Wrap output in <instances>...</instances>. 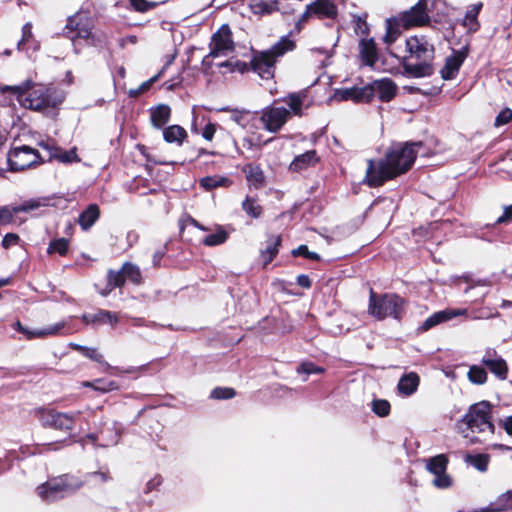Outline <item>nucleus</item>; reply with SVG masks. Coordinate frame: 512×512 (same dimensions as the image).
Wrapping results in <instances>:
<instances>
[{"instance_id": "8", "label": "nucleus", "mask_w": 512, "mask_h": 512, "mask_svg": "<svg viewBox=\"0 0 512 512\" xmlns=\"http://www.w3.org/2000/svg\"><path fill=\"white\" fill-rule=\"evenodd\" d=\"M42 162L39 152L29 146L15 147L7 154L10 171L18 172L31 168Z\"/></svg>"}, {"instance_id": "34", "label": "nucleus", "mask_w": 512, "mask_h": 512, "mask_svg": "<svg viewBox=\"0 0 512 512\" xmlns=\"http://www.w3.org/2000/svg\"><path fill=\"white\" fill-rule=\"evenodd\" d=\"M186 137V130L179 125H171L163 130V138L168 143L181 145Z\"/></svg>"}, {"instance_id": "45", "label": "nucleus", "mask_w": 512, "mask_h": 512, "mask_svg": "<svg viewBox=\"0 0 512 512\" xmlns=\"http://www.w3.org/2000/svg\"><path fill=\"white\" fill-rule=\"evenodd\" d=\"M69 242L65 238H58L50 242L47 253L53 254L58 253L61 256L66 255L68 252Z\"/></svg>"}, {"instance_id": "1", "label": "nucleus", "mask_w": 512, "mask_h": 512, "mask_svg": "<svg viewBox=\"0 0 512 512\" xmlns=\"http://www.w3.org/2000/svg\"><path fill=\"white\" fill-rule=\"evenodd\" d=\"M422 142H406L393 144L378 161L369 160L366 171L367 183L372 187L383 185L384 182L406 173L414 164Z\"/></svg>"}, {"instance_id": "5", "label": "nucleus", "mask_w": 512, "mask_h": 512, "mask_svg": "<svg viewBox=\"0 0 512 512\" xmlns=\"http://www.w3.org/2000/svg\"><path fill=\"white\" fill-rule=\"evenodd\" d=\"M294 49L295 42L288 36L282 37L270 49L254 55L251 61L253 71L263 79L272 78L277 58Z\"/></svg>"}, {"instance_id": "20", "label": "nucleus", "mask_w": 512, "mask_h": 512, "mask_svg": "<svg viewBox=\"0 0 512 512\" xmlns=\"http://www.w3.org/2000/svg\"><path fill=\"white\" fill-rule=\"evenodd\" d=\"M466 314V309H446L435 312L422 323L421 330L427 331L440 323L446 322L448 320H451L452 318Z\"/></svg>"}, {"instance_id": "25", "label": "nucleus", "mask_w": 512, "mask_h": 512, "mask_svg": "<svg viewBox=\"0 0 512 512\" xmlns=\"http://www.w3.org/2000/svg\"><path fill=\"white\" fill-rule=\"evenodd\" d=\"M149 112L151 124L156 129H162L171 116V109L165 104H159L155 107H151Z\"/></svg>"}, {"instance_id": "21", "label": "nucleus", "mask_w": 512, "mask_h": 512, "mask_svg": "<svg viewBox=\"0 0 512 512\" xmlns=\"http://www.w3.org/2000/svg\"><path fill=\"white\" fill-rule=\"evenodd\" d=\"M335 97L339 100H353L354 102H369L372 99L370 88H346L336 91Z\"/></svg>"}, {"instance_id": "54", "label": "nucleus", "mask_w": 512, "mask_h": 512, "mask_svg": "<svg viewBox=\"0 0 512 512\" xmlns=\"http://www.w3.org/2000/svg\"><path fill=\"white\" fill-rule=\"evenodd\" d=\"M131 6L139 12H146L152 7L154 4L147 2L146 0H130Z\"/></svg>"}, {"instance_id": "28", "label": "nucleus", "mask_w": 512, "mask_h": 512, "mask_svg": "<svg viewBox=\"0 0 512 512\" xmlns=\"http://www.w3.org/2000/svg\"><path fill=\"white\" fill-rule=\"evenodd\" d=\"M210 234L206 235L202 240V244L207 247H214L225 243L229 237L228 231L221 225H214L209 231Z\"/></svg>"}, {"instance_id": "39", "label": "nucleus", "mask_w": 512, "mask_h": 512, "mask_svg": "<svg viewBox=\"0 0 512 512\" xmlns=\"http://www.w3.org/2000/svg\"><path fill=\"white\" fill-rule=\"evenodd\" d=\"M51 158L57 159L62 163H73L80 161V158L76 152V148H72L67 151L57 147V149H54V152H51Z\"/></svg>"}, {"instance_id": "15", "label": "nucleus", "mask_w": 512, "mask_h": 512, "mask_svg": "<svg viewBox=\"0 0 512 512\" xmlns=\"http://www.w3.org/2000/svg\"><path fill=\"white\" fill-rule=\"evenodd\" d=\"M290 111L284 107H270L263 111L261 121L270 132L279 131L287 122Z\"/></svg>"}, {"instance_id": "56", "label": "nucleus", "mask_w": 512, "mask_h": 512, "mask_svg": "<svg viewBox=\"0 0 512 512\" xmlns=\"http://www.w3.org/2000/svg\"><path fill=\"white\" fill-rule=\"evenodd\" d=\"M32 26L30 23H26L22 28V39L18 42V49L22 48V45L32 37Z\"/></svg>"}, {"instance_id": "7", "label": "nucleus", "mask_w": 512, "mask_h": 512, "mask_svg": "<svg viewBox=\"0 0 512 512\" xmlns=\"http://www.w3.org/2000/svg\"><path fill=\"white\" fill-rule=\"evenodd\" d=\"M83 484L76 476L63 475L38 486L37 493L43 501L54 502L75 493Z\"/></svg>"}, {"instance_id": "63", "label": "nucleus", "mask_w": 512, "mask_h": 512, "mask_svg": "<svg viewBox=\"0 0 512 512\" xmlns=\"http://www.w3.org/2000/svg\"><path fill=\"white\" fill-rule=\"evenodd\" d=\"M186 223L196 227L197 229L201 230V231H205V232H208L211 230L210 227H207V226H204L202 224H200L197 220H195L194 218L192 217H188V219L186 220Z\"/></svg>"}, {"instance_id": "9", "label": "nucleus", "mask_w": 512, "mask_h": 512, "mask_svg": "<svg viewBox=\"0 0 512 512\" xmlns=\"http://www.w3.org/2000/svg\"><path fill=\"white\" fill-rule=\"evenodd\" d=\"M433 8V3L429 0H419L416 5L403 12L397 17L403 28L422 26L430 21L429 11Z\"/></svg>"}, {"instance_id": "43", "label": "nucleus", "mask_w": 512, "mask_h": 512, "mask_svg": "<svg viewBox=\"0 0 512 512\" xmlns=\"http://www.w3.org/2000/svg\"><path fill=\"white\" fill-rule=\"evenodd\" d=\"M242 208L252 218H258L262 213V207L257 203L256 199L251 197H246L242 203Z\"/></svg>"}, {"instance_id": "32", "label": "nucleus", "mask_w": 512, "mask_h": 512, "mask_svg": "<svg viewBox=\"0 0 512 512\" xmlns=\"http://www.w3.org/2000/svg\"><path fill=\"white\" fill-rule=\"evenodd\" d=\"M51 205V199L49 197H41L30 199L23 202L21 205L15 206V211L20 212H34L39 211L42 208L49 207Z\"/></svg>"}, {"instance_id": "47", "label": "nucleus", "mask_w": 512, "mask_h": 512, "mask_svg": "<svg viewBox=\"0 0 512 512\" xmlns=\"http://www.w3.org/2000/svg\"><path fill=\"white\" fill-rule=\"evenodd\" d=\"M287 105L289 106L290 110L295 115H301L302 114V104L303 100L300 95L297 94H291L286 100Z\"/></svg>"}, {"instance_id": "17", "label": "nucleus", "mask_w": 512, "mask_h": 512, "mask_svg": "<svg viewBox=\"0 0 512 512\" xmlns=\"http://www.w3.org/2000/svg\"><path fill=\"white\" fill-rule=\"evenodd\" d=\"M65 326H66L65 322H59L54 325L47 326L45 328L29 330L28 328L24 327L20 321H16L13 324V328L16 331H18L19 333H22L23 335H25L26 339H28V340H31L34 338H44L47 336L58 335L65 328Z\"/></svg>"}, {"instance_id": "30", "label": "nucleus", "mask_w": 512, "mask_h": 512, "mask_svg": "<svg viewBox=\"0 0 512 512\" xmlns=\"http://www.w3.org/2000/svg\"><path fill=\"white\" fill-rule=\"evenodd\" d=\"M419 382L420 378L415 372L405 374L398 382V391L405 396H410L417 390Z\"/></svg>"}, {"instance_id": "16", "label": "nucleus", "mask_w": 512, "mask_h": 512, "mask_svg": "<svg viewBox=\"0 0 512 512\" xmlns=\"http://www.w3.org/2000/svg\"><path fill=\"white\" fill-rule=\"evenodd\" d=\"M468 55V49L463 47L460 50L453 51L452 55L446 58L445 65L441 70V76L444 80H452L458 74L460 67Z\"/></svg>"}, {"instance_id": "10", "label": "nucleus", "mask_w": 512, "mask_h": 512, "mask_svg": "<svg viewBox=\"0 0 512 512\" xmlns=\"http://www.w3.org/2000/svg\"><path fill=\"white\" fill-rule=\"evenodd\" d=\"M94 23L92 18L87 14L79 13L68 19L66 28L75 32L74 38H80L86 40L91 45H98L100 39L92 33Z\"/></svg>"}, {"instance_id": "37", "label": "nucleus", "mask_w": 512, "mask_h": 512, "mask_svg": "<svg viewBox=\"0 0 512 512\" xmlns=\"http://www.w3.org/2000/svg\"><path fill=\"white\" fill-rule=\"evenodd\" d=\"M482 8V3H475L469 6L465 18L463 20V25L468 27L471 31H476L479 28V23L477 21V16Z\"/></svg>"}, {"instance_id": "31", "label": "nucleus", "mask_w": 512, "mask_h": 512, "mask_svg": "<svg viewBox=\"0 0 512 512\" xmlns=\"http://www.w3.org/2000/svg\"><path fill=\"white\" fill-rule=\"evenodd\" d=\"M279 0H250L249 7L255 15H267L279 10Z\"/></svg>"}, {"instance_id": "38", "label": "nucleus", "mask_w": 512, "mask_h": 512, "mask_svg": "<svg viewBox=\"0 0 512 512\" xmlns=\"http://www.w3.org/2000/svg\"><path fill=\"white\" fill-rule=\"evenodd\" d=\"M402 26L399 22V19L396 17L394 19H388L386 24V34L383 37V41L390 45L395 42L397 37L400 34L399 27Z\"/></svg>"}, {"instance_id": "26", "label": "nucleus", "mask_w": 512, "mask_h": 512, "mask_svg": "<svg viewBox=\"0 0 512 512\" xmlns=\"http://www.w3.org/2000/svg\"><path fill=\"white\" fill-rule=\"evenodd\" d=\"M281 245V236L270 235L268 236L265 248L260 251V256L263 261V266L266 267L276 257Z\"/></svg>"}, {"instance_id": "41", "label": "nucleus", "mask_w": 512, "mask_h": 512, "mask_svg": "<svg viewBox=\"0 0 512 512\" xmlns=\"http://www.w3.org/2000/svg\"><path fill=\"white\" fill-rule=\"evenodd\" d=\"M230 183L231 181L228 178L218 176H207L200 180V185L206 190H211L220 186H229Z\"/></svg>"}, {"instance_id": "33", "label": "nucleus", "mask_w": 512, "mask_h": 512, "mask_svg": "<svg viewBox=\"0 0 512 512\" xmlns=\"http://www.w3.org/2000/svg\"><path fill=\"white\" fill-rule=\"evenodd\" d=\"M100 210L96 204H90L86 210L79 215V224L82 229H89L99 218Z\"/></svg>"}, {"instance_id": "59", "label": "nucleus", "mask_w": 512, "mask_h": 512, "mask_svg": "<svg viewBox=\"0 0 512 512\" xmlns=\"http://www.w3.org/2000/svg\"><path fill=\"white\" fill-rule=\"evenodd\" d=\"M230 119H231V121H233L234 123H236L238 125H241L243 127L245 126V123L243 122L245 119V114H243L242 112L232 111V113L230 115Z\"/></svg>"}, {"instance_id": "18", "label": "nucleus", "mask_w": 512, "mask_h": 512, "mask_svg": "<svg viewBox=\"0 0 512 512\" xmlns=\"http://www.w3.org/2000/svg\"><path fill=\"white\" fill-rule=\"evenodd\" d=\"M482 363L499 379L504 380L507 378V363L501 356L497 355L495 350H487L483 356Z\"/></svg>"}, {"instance_id": "29", "label": "nucleus", "mask_w": 512, "mask_h": 512, "mask_svg": "<svg viewBox=\"0 0 512 512\" xmlns=\"http://www.w3.org/2000/svg\"><path fill=\"white\" fill-rule=\"evenodd\" d=\"M512 509V489L497 497L488 507L474 512H501Z\"/></svg>"}, {"instance_id": "48", "label": "nucleus", "mask_w": 512, "mask_h": 512, "mask_svg": "<svg viewBox=\"0 0 512 512\" xmlns=\"http://www.w3.org/2000/svg\"><path fill=\"white\" fill-rule=\"evenodd\" d=\"M372 410L380 417H385L390 412V403L387 400L378 399L372 402Z\"/></svg>"}, {"instance_id": "46", "label": "nucleus", "mask_w": 512, "mask_h": 512, "mask_svg": "<svg viewBox=\"0 0 512 512\" xmlns=\"http://www.w3.org/2000/svg\"><path fill=\"white\" fill-rule=\"evenodd\" d=\"M466 461L473 465L477 470L485 472L488 468L489 456L486 454L467 455Z\"/></svg>"}, {"instance_id": "40", "label": "nucleus", "mask_w": 512, "mask_h": 512, "mask_svg": "<svg viewBox=\"0 0 512 512\" xmlns=\"http://www.w3.org/2000/svg\"><path fill=\"white\" fill-rule=\"evenodd\" d=\"M124 283H125V278H124L122 270H120V271L110 270L108 272V276H107L108 289L101 292V294L103 296H106L113 288L121 287V286H123Z\"/></svg>"}, {"instance_id": "14", "label": "nucleus", "mask_w": 512, "mask_h": 512, "mask_svg": "<svg viewBox=\"0 0 512 512\" xmlns=\"http://www.w3.org/2000/svg\"><path fill=\"white\" fill-rule=\"evenodd\" d=\"M80 414L76 412L74 415L49 410L41 414V423L43 426L52 427L61 431H70L74 427L75 419Z\"/></svg>"}, {"instance_id": "44", "label": "nucleus", "mask_w": 512, "mask_h": 512, "mask_svg": "<svg viewBox=\"0 0 512 512\" xmlns=\"http://www.w3.org/2000/svg\"><path fill=\"white\" fill-rule=\"evenodd\" d=\"M122 272H123V275H124V278H128L130 281H132L133 283H136V284H139L140 281H141V272H140V269L138 266L132 264V263H129V262H126L123 266H122Z\"/></svg>"}, {"instance_id": "27", "label": "nucleus", "mask_w": 512, "mask_h": 512, "mask_svg": "<svg viewBox=\"0 0 512 512\" xmlns=\"http://www.w3.org/2000/svg\"><path fill=\"white\" fill-rule=\"evenodd\" d=\"M82 321L85 324L100 325L109 323L114 326L118 322L116 314L106 310H99L95 313H86L82 316Z\"/></svg>"}, {"instance_id": "22", "label": "nucleus", "mask_w": 512, "mask_h": 512, "mask_svg": "<svg viewBox=\"0 0 512 512\" xmlns=\"http://www.w3.org/2000/svg\"><path fill=\"white\" fill-rule=\"evenodd\" d=\"M362 64L373 67L378 60L377 47L373 39H362L359 43Z\"/></svg>"}, {"instance_id": "24", "label": "nucleus", "mask_w": 512, "mask_h": 512, "mask_svg": "<svg viewBox=\"0 0 512 512\" xmlns=\"http://www.w3.org/2000/svg\"><path fill=\"white\" fill-rule=\"evenodd\" d=\"M242 171L244 172L249 185L256 189L265 186V175L259 165L253 163L246 164L244 165Z\"/></svg>"}, {"instance_id": "12", "label": "nucleus", "mask_w": 512, "mask_h": 512, "mask_svg": "<svg viewBox=\"0 0 512 512\" xmlns=\"http://www.w3.org/2000/svg\"><path fill=\"white\" fill-rule=\"evenodd\" d=\"M338 14L337 6L331 0H315L306 6V10L299 18L298 25L304 24L310 18L335 19Z\"/></svg>"}, {"instance_id": "6", "label": "nucleus", "mask_w": 512, "mask_h": 512, "mask_svg": "<svg viewBox=\"0 0 512 512\" xmlns=\"http://www.w3.org/2000/svg\"><path fill=\"white\" fill-rule=\"evenodd\" d=\"M405 301L396 294H377L372 289L369 295L368 312L377 320L387 317L400 319L404 310Z\"/></svg>"}, {"instance_id": "35", "label": "nucleus", "mask_w": 512, "mask_h": 512, "mask_svg": "<svg viewBox=\"0 0 512 512\" xmlns=\"http://www.w3.org/2000/svg\"><path fill=\"white\" fill-rule=\"evenodd\" d=\"M81 353L82 355H84L85 357L93 360V361H96L97 363L101 364L104 366V370L105 371H109V370H115L117 373H130L132 372V370H126V371H123V370H120L119 368H114L112 367L110 364H108L106 361H104V357L101 353H99L97 351V349L95 348H89V347H85V348H81Z\"/></svg>"}, {"instance_id": "61", "label": "nucleus", "mask_w": 512, "mask_h": 512, "mask_svg": "<svg viewBox=\"0 0 512 512\" xmlns=\"http://www.w3.org/2000/svg\"><path fill=\"white\" fill-rule=\"evenodd\" d=\"M500 424L505 432L512 436V416L505 417L503 420H501Z\"/></svg>"}, {"instance_id": "49", "label": "nucleus", "mask_w": 512, "mask_h": 512, "mask_svg": "<svg viewBox=\"0 0 512 512\" xmlns=\"http://www.w3.org/2000/svg\"><path fill=\"white\" fill-rule=\"evenodd\" d=\"M236 392L233 388L217 387L212 390L210 397L213 399H231Z\"/></svg>"}, {"instance_id": "19", "label": "nucleus", "mask_w": 512, "mask_h": 512, "mask_svg": "<svg viewBox=\"0 0 512 512\" xmlns=\"http://www.w3.org/2000/svg\"><path fill=\"white\" fill-rule=\"evenodd\" d=\"M366 88L371 89L372 97L374 94H377L379 99L383 102L392 100L397 91L396 84L389 78L375 80L371 85L366 86Z\"/></svg>"}, {"instance_id": "51", "label": "nucleus", "mask_w": 512, "mask_h": 512, "mask_svg": "<svg viewBox=\"0 0 512 512\" xmlns=\"http://www.w3.org/2000/svg\"><path fill=\"white\" fill-rule=\"evenodd\" d=\"M292 254H293V256H296V257L303 256L305 258L312 259V260L320 259V256L315 252L309 251V249L306 245H300L298 248H296L292 251Z\"/></svg>"}, {"instance_id": "52", "label": "nucleus", "mask_w": 512, "mask_h": 512, "mask_svg": "<svg viewBox=\"0 0 512 512\" xmlns=\"http://www.w3.org/2000/svg\"><path fill=\"white\" fill-rule=\"evenodd\" d=\"M298 372H302L306 375L320 374L324 372V369L314 365L312 362H304L297 369Z\"/></svg>"}, {"instance_id": "62", "label": "nucleus", "mask_w": 512, "mask_h": 512, "mask_svg": "<svg viewBox=\"0 0 512 512\" xmlns=\"http://www.w3.org/2000/svg\"><path fill=\"white\" fill-rule=\"evenodd\" d=\"M297 284L303 288H310L311 280L307 275L301 274L297 277Z\"/></svg>"}, {"instance_id": "60", "label": "nucleus", "mask_w": 512, "mask_h": 512, "mask_svg": "<svg viewBox=\"0 0 512 512\" xmlns=\"http://www.w3.org/2000/svg\"><path fill=\"white\" fill-rule=\"evenodd\" d=\"M512 218V205L505 207L503 214L497 219V223H505Z\"/></svg>"}, {"instance_id": "50", "label": "nucleus", "mask_w": 512, "mask_h": 512, "mask_svg": "<svg viewBox=\"0 0 512 512\" xmlns=\"http://www.w3.org/2000/svg\"><path fill=\"white\" fill-rule=\"evenodd\" d=\"M18 214L15 211V206H0V224H8L12 222L14 215Z\"/></svg>"}, {"instance_id": "11", "label": "nucleus", "mask_w": 512, "mask_h": 512, "mask_svg": "<svg viewBox=\"0 0 512 512\" xmlns=\"http://www.w3.org/2000/svg\"><path fill=\"white\" fill-rule=\"evenodd\" d=\"M234 51V43L231 36V30L227 25H223L213 34L210 42V53L205 57L207 61L210 57L228 56Z\"/></svg>"}, {"instance_id": "58", "label": "nucleus", "mask_w": 512, "mask_h": 512, "mask_svg": "<svg viewBox=\"0 0 512 512\" xmlns=\"http://www.w3.org/2000/svg\"><path fill=\"white\" fill-rule=\"evenodd\" d=\"M355 24H356L355 30L357 33L364 35L368 32V24L361 17L356 18Z\"/></svg>"}, {"instance_id": "23", "label": "nucleus", "mask_w": 512, "mask_h": 512, "mask_svg": "<svg viewBox=\"0 0 512 512\" xmlns=\"http://www.w3.org/2000/svg\"><path fill=\"white\" fill-rule=\"evenodd\" d=\"M319 162L316 150H310L296 156L290 163L289 169L293 172H300L309 167L315 166Z\"/></svg>"}, {"instance_id": "2", "label": "nucleus", "mask_w": 512, "mask_h": 512, "mask_svg": "<svg viewBox=\"0 0 512 512\" xmlns=\"http://www.w3.org/2000/svg\"><path fill=\"white\" fill-rule=\"evenodd\" d=\"M0 93H10L24 108L40 111L54 108L63 101L62 95L52 85H44L26 80L19 85L0 84Z\"/></svg>"}, {"instance_id": "3", "label": "nucleus", "mask_w": 512, "mask_h": 512, "mask_svg": "<svg viewBox=\"0 0 512 512\" xmlns=\"http://www.w3.org/2000/svg\"><path fill=\"white\" fill-rule=\"evenodd\" d=\"M403 68L407 75L414 78L428 77L433 74L434 46L426 36H411L406 40Z\"/></svg>"}, {"instance_id": "42", "label": "nucleus", "mask_w": 512, "mask_h": 512, "mask_svg": "<svg viewBox=\"0 0 512 512\" xmlns=\"http://www.w3.org/2000/svg\"><path fill=\"white\" fill-rule=\"evenodd\" d=\"M467 376L473 384L481 385L487 381V372L484 368L477 365L470 367Z\"/></svg>"}, {"instance_id": "64", "label": "nucleus", "mask_w": 512, "mask_h": 512, "mask_svg": "<svg viewBox=\"0 0 512 512\" xmlns=\"http://www.w3.org/2000/svg\"><path fill=\"white\" fill-rule=\"evenodd\" d=\"M39 146L44 148L45 150H47L49 152V158H51V152H54V149H57V147L54 145V143L52 141H41L39 142Z\"/></svg>"}, {"instance_id": "4", "label": "nucleus", "mask_w": 512, "mask_h": 512, "mask_svg": "<svg viewBox=\"0 0 512 512\" xmlns=\"http://www.w3.org/2000/svg\"><path fill=\"white\" fill-rule=\"evenodd\" d=\"M492 408L493 405L486 400L474 403L461 419L460 424L466 426L461 433L470 443L484 441L494 434Z\"/></svg>"}, {"instance_id": "53", "label": "nucleus", "mask_w": 512, "mask_h": 512, "mask_svg": "<svg viewBox=\"0 0 512 512\" xmlns=\"http://www.w3.org/2000/svg\"><path fill=\"white\" fill-rule=\"evenodd\" d=\"M512 119V110L505 108L497 115L495 119V126L499 127L507 124Z\"/></svg>"}, {"instance_id": "13", "label": "nucleus", "mask_w": 512, "mask_h": 512, "mask_svg": "<svg viewBox=\"0 0 512 512\" xmlns=\"http://www.w3.org/2000/svg\"><path fill=\"white\" fill-rule=\"evenodd\" d=\"M447 464L448 460L442 454L427 460L426 469L435 475L432 483L437 488L446 489L452 484L451 478L446 474Z\"/></svg>"}, {"instance_id": "55", "label": "nucleus", "mask_w": 512, "mask_h": 512, "mask_svg": "<svg viewBox=\"0 0 512 512\" xmlns=\"http://www.w3.org/2000/svg\"><path fill=\"white\" fill-rule=\"evenodd\" d=\"M19 240H20V238H19V236L17 234H15V233H8V234H6L4 236V238L2 240V246L5 249H8L11 246L17 245Z\"/></svg>"}, {"instance_id": "57", "label": "nucleus", "mask_w": 512, "mask_h": 512, "mask_svg": "<svg viewBox=\"0 0 512 512\" xmlns=\"http://www.w3.org/2000/svg\"><path fill=\"white\" fill-rule=\"evenodd\" d=\"M215 132H216V125L213 123H208L202 131V136L204 139L211 141L214 137Z\"/></svg>"}, {"instance_id": "36", "label": "nucleus", "mask_w": 512, "mask_h": 512, "mask_svg": "<svg viewBox=\"0 0 512 512\" xmlns=\"http://www.w3.org/2000/svg\"><path fill=\"white\" fill-rule=\"evenodd\" d=\"M82 386L92 388L93 390L99 391L101 393H107L118 389V385L115 381L106 380L103 378H99L94 381H84Z\"/></svg>"}]
</instances>
